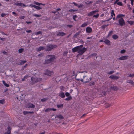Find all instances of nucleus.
Wrapping results in <instances>:
<instances>
[{
	"label": "nucleus",
	"instance_id": "nucleus-16",
	"mask_svg": "<svg viewBox=\"0 0 134 134\" xmlns=\"http://www.w3.org/2000/svg\"><path fill=\"white\" fill-rule=\"evenodd\" d=\"M57 118L60 119H64L63 116L61 114H59L57 115L55 117V118Z\"/></svg>",
	"mask_w": 134,
	"mask_h": 134
},
{
	"label": "nucleus",
	"instance_id": "nucleus-64",
	"mask_svg": "<svg viewBox=\"0 0 134 134\" xmlns=\"http://www.w3.org/2000/svg\"><path fill=\"white\" fill-rule=\"evenodd\" d=\"M68 52H65L64 53V54L65 56H66Z\"/></svg>",
	"mask_w": 134,
	"mask_h": 134
},
{
	"label": "nucleus",
	"instance_id": "nucleus-8",
	"mask_svg": "<svg viewBox=\"0 0 134 134\" xmlns=\"http://www.w3.org/2000/svg\"><path fill=\"white\" fill-rule=\"evenodd\" d=\"M66 35V34L63 32L60 31L57 33V36H63Z\"/></svg>",
	"mask_w": 134,
	"mask_h": 134
},
{
	"label": "nucleus",
	"instance_id": "nucleus-63",
	"mask_svg": "<svg viewBox=\"0 0 134 134\" xmlns=\"http://www.w3.org/2000/svg\"><path fill=\"white\" fill-rule=\"evenodd\" d=\"M105 25H103L102 26V28L103 30H104L105 28Z\"/></svg>",
	"mask_w": 134,
	"mask_h": 134
},
{
	"label": "nucleus",
	"instance_id": "nucleus-17",
	"mask_svg": "<svg viewBox=\"0 0 134 134\" xmlns=\"http://www.w3.org/2000/svg\"><path fill=\"white\" fill-rule=\"evenodd\" d=\"M103 42L107 45H110V41L108 39H106L105 40L103 41Z\"/></svg>",
	"mask_w": 134,
	"mask_h": 134
},
{
	"label": "nucleus",
	"instance_id": "nucleus-45",
	"mask_svg": "<svg viewBox=\"0 0 134 134\" xmlns=\"http://www.w3.org/2000/svg\"><path fill=\"white\" fill-rule=\"evenodd\" d=\"M114 71H111L108 73V74L109 75H111L113 74L114 72Z\"/></svg>",
	"mask_w": 134,
	"mask_h": 134
},
{
	"label": "nucleus",
	"instance_id": "nucleus-62",
	"mask_svg": "<svg viewBox=\"0 0 134 134\" xmlns=\"http://www.w3.org/2000/svg\"><path fill=\"white\" fill-rule=\"evenodd\" d=\"M92 3V1H88L87 2V3L88 4Z\"/></svg>",
	"mask_w": 134,
	"mask_h": 134
},
{
	"label": "nucleus",
	"instance_id": "nucleus-52",
	"mask_svg": "<svg viewBox=\"0 0 134 134\" xmlns=\"http://www.w3.org/2000/svg\"><path fill=\"white\" fill-rule=\"evenodd\" d=\"M83 6V4H80L79 5H78L77 7L79 8H81Z\"/></svg>",
	"mask_w": 134,
	"mask_h": 134
},
{
	"label": "nucleus",
	"instance_id": "nucleus-55",
	"mask_svg": "<svg viewBox=\"0 0 134 134\" xmlns=\"http://www.w3.org/2000/svg\"><path fill=\"white\" fill-rule=\"evenodd\" d=\"M30 5L31 6V7H34V8H35L36 7V5H35L32 4H31Z\"/></svg>",
	"mask_w": 134,
	"mask_h": 134
},
{
	"label": "nucleus",
	"instance_id": "nucleus-28",
	"mask_svg": "<svg viewBox=\"0 0 134 134\" xmlns=\"http://www.w3.org/2000/svg\"><path fill=\"white\" fill-rule=\"evenodd\" d=\"M2 82L3 84L6 87H9V85L8 84H7L5 82V81H3Z\"/></svg>",
	"mask_w": 134,
	"mask_h": 134
},
{
	"label": "nucleus",
	"instance_id": "nucleus-19",
	"mask_svg": "<svg viewBox=\"0 0 134 134\" xmlns=\"http://www.w3.org/2000/svg\"><path fill=\"white\" fill-rule=\"evenodd\" d=\"M59 96L62 98H64L65 97L64 93L62 92L59 93Z\"/></svg>",
	"mask_w": 134,
	"mask_h": 134
},
{
	"label": "nucleus",
	"instance_id": "nucleus-13",
	"mask_svg": "<svg viewBox=\"0 0 134 134\" xmlns=\"http://www.w3.org/2000/svg\"><path fill=\"white\" fill-rule=\"evenodd\" d=\"M37 51L38 52L42 50H45V47L43 46H40L37 49Z\"/></svg>",
	"mask_w": 134,
	"mask_h": 134
},
{
	"label": "nucleus",
	"instance_id": "nucleus-15",
	"mask_svg": "<svg viewBox=\"0 0 134 134\" xmlns=\"http://www.w3.org/2000/svg\"><path fill=\"white\" fill-rule=\"evenodd\" d=\"M81 32V31H79L78 32H76V34L74 35L73 37L74 38H76L77 36H79Z\"/></svg>",
	"mask_w": 134,
	"mask_h": 134
},
{
	"label": "nucleus",
	"instance_id": "nucleus-24",
	"mask_svg": "<svg viewBox=\"0 0 134 134\" xmlns=\"http://www.w3.org/2000/svg\"><path fill=\"white\" fill-rule=\"evenodd\" d=\"M63 106V104H57V107L58 108L62 109Z\"/></svg>",
	"mask_w": 134,
	"mask_h": 134
},
{
	"label": "nucleus",
	"instance_id": "nucleus-36",
	"mask_svg": "<svg viewBox=\"0 0 134 134\" xmlns=\"http://www.w3.org/2000/svg\"><path fill=\"white\" fill-rule=\"evenodd\" d=\"M34 4L38 5H40L41 4L42 5V3H39L36 2H34Z\"/></svg>",
	"mask_w": 134,
	"mask_h": 134
},
{
	"label": "nucleus",
	"instance_id": "nucleus-56",
	"mask_svg": "<svg viewBox=\"0 0 134 134\" xmlns=\"http://www.w3.org/2000/svg\"><path fill=\"white\" fill-rule=\"evenodd\" d=\"M6 15V14H5V13H2L1 14V16L2 17H4L5 15Z\"/></svg>",
	"mask_w": 134,
	"mask_h": 134
},
{
	"label": "nucleus",
	"instance_id": "nucleus-40",
	"mask_svg": "<svg viewBox=\"0 0 134 134\" xmlns=\"http://www.w3.org/2000/svg\"><path fill=\"white\" fill-rule=\"evenodd\" d=\"M113 33V31H110L109 32V34H108V37H109L110 36H111V35Z\"/></svg>",
	"mask_w": 134,
	"mask_h": 134
},
{
	"label": "nucleus",
	"instance_id": "nucleus-46",
	"mask_svg": "<svg viewBox=\"0 0 134 134\" xmlns=\"http://www.w3.org/2000/svg\"><path fill=\"white\" fill-rule=\"evenodd\" d=\"M33 15L34 16L37 17H40L41 16V15H38V14H34Z\"/></svg>",
	"mask_w": 134,
	"mask_h": 134
},
{
	"label": "nucleus",
	"instance_id": "nucleus-34",
	"mask_svg": "<svg viewBox=\"0 0 134 134\" xmlns=\"http://www.w3.org/2000/svg\"><path fill=\"white\" fill-rule=\"evenodd\" d=\"M24 50V49L23 48H20L19 49L18 52L20 53H21L23 52Z\"/></svg>",
	"mask_w": 134,
	"mask_h": 134
},
{
	"label": "nucleus",
	"instance_id": "nucleus-26",
	"mask_svg": "<svg viewBox=\"0 0 134 134\" xmlns=\"http://www.w3.org/2000/svg\"><path fill=\"white\" fill-rule=\"evenodd\" d=\"M48 99V98L47 97L41 99V101L42 102H44L46 101Z\"/></svg>",
	"mask_w": 134,
	"mask_h": 134
},
{
	"label": "nucleus",
	"instance_id": "nucleus-4",
	"mask_svg": "<svg viewBox=\"0 0 134 134\" xmlns=\"http://www.w3.org/2000/svg\"><path fill=\"white\" fill-rule=\"evenodd\" d=\"M57 47V45L55 44H49L45 47V51H51L52 49Z\"/></svg>",
	"mask_w": 134,
	"mask_h": 134
},
{
	"label": "nucleus",
	"instance_id": "nucleus-20",
	"mask_svg": "<svg viewBox=\"0 0 134 134\" xmlns=\"http://www.w3.org/2000/svg\"><path fill=\"white\" fill-rule=\"evenodd\" d=\"M26 62V61L25 60H21L20 62H19V64L20 65H22Z\"/></svg>",
	"mask_w": 134,
	"mask_h": 134
},
{
	"label": "nucleus",
	"instance_id": "nucleus-2",
	"mask_svg": "<svg viewBox=\"0 0 134 134\" xmlns=\"http://www.w3.org/2000/svg\"><path fill=\"white\" fill-rule=\"evenodd\" d=\"M55 56L54 55H48L46 57L45 60L46 63H50L53 62L55 59Z\"/></svg>",
	"mask_w": 134,
	"mask_h": 134
},
{
	"label": "nucleus",
	"instance_id": "nucleus-32",
	"mask_svg": "<svg viewBox=\"0 0 134 134\" xmlns=\"http://www.w3.org/2000/svg\"><path fill=\"white\" fill-rule=\"evenodd\" d=\"M28 77V76L27 75L25 76L21 80L23 81L25 80V79H27Z\"/></svg>",
	"mask_w": 134,
	"mask_h": 134
},
{
	"label": "nucleus",
	"instance_id": "nucleus-22",
	"mask_svg": "<svg viewBox=\"0 0 134 134\" xmlns=\"http://www.w3.org/2000/svg\"><path fill=\"white\" fill-rule=\"evenodd\" d=\"M88 24V22H85L82 25L81 27H85L87 26Z\"/></svg>",
	"mask_w": 134,
	"mask_h": 134
},
{
	"label": "nucleus",
	"instance_id": "nucleus-29",
	"mask_svg": "<svg viewBox=\"0 0 134 134\" xmlns=\"http://www.w3.org/2000/svg\"><path fill=\"white\" fill-rule=\"evenodd\" d=\"M111 16L112 17H113V16H115V14L114 13V10H111Z\"/></svg>",
	"mask_w": 134,
	"mask_h": 134
},
{
	"label": "nucleus",
	"instance_id": "nucleus-30",
	"mask_svg": "<svg viewBox=\"0 0 134 134\" xmlns=\"http://www.w3.org/2000/svg\"><path fill=\"white\" fill-rule=\"evenodd\" d=\"M128 23L130 24L131 25H133L134 23L133 21H127Z\"/></svg>",
	"mask_w": 134,
	"mask_h": 134
},
{
	"label": "nucleus",
	"instance_id": "nucleus-27",
	"mask_svg": "<svg viewBox=\"0 0 134 134\" xmlns=\"http://www.w3.org/2000/svg\"><path fill=\"white\" fill-rule=\"evenodd\" d=\"M72 99V97L71 96H70L69 97H68L67 98L65 99V100H66L69 101L71 100Z\"/></svg>",
	"mask_w": 134,
	"mask_h": 134
},
{
	"label": "nucleus",
	"instance_id": "nucleus-47",
	"mask_svg": "<svg viewBox=\"0 0 134 134\" xmlns=\"http://www.w3.org/2000/svg\"><path fill=\"white\" fill-rule=\"evenodd\" d=\"M126 51L125 49H122L120 51V53L121 54L124 53Z\"/></svg>",
	"mask_w": 134,
	"mask_h": 134
},
{
	"label": "nucleus",
	"instance_id": "nucleus-9",
	"mask_svg": "<svg viewBox=\"0 0 134 134\" xmlns=\"http://www.w3.org/2000/svg\"><path fill=\"white\" fill-rule=\"evenodd\" d=\"M128 56L127 55L123 56L119 58L118 59L119 60H124L128 58Z\"/></svg>",
	"mask_w": 134,
	"mask_h": 134
},
{
	"label": "nucleus",
	"instance_id": "nucleus-35",
	"mask_svg": "<svg viewBox=\"0 0 134 134\" xmlns=\"http://www.w3.org/2000/svg\"><path fill=\"white\" fill-rule=\"evenodd\" d=\"M5 103V100L4 99H3L2 100H0V103L3 104Z\"/></svg>",
	"mask_w": 134,
	"mask_h": 134
},
{
	"label": "nucleus",
	"instance_id": "nucleus-12",
	"mask_svg": "<svg viewBox=\"0 0 134 134\" xmlns=\"http://www.w3.org/2000/svg\"><path fill=\"white\" fill-rule=\"evenodd\" d=\"M52 72H50L48 70H47L46 72L44 73V74L48 76H50L52 74Z\"/></svg>",
	"mask_w": 134,
	"mask_h": 134
},
{
	"label": "nucleus",
	"instance_id": "nucleus-5",
	"mask_svg": "<svg viewBox=\"0 0 134 134\" xmlns=\"http://www.w3.org/2000/svg\"><path fill=\"white\" fill-rule=\"evenodd\" d=\"M42 80L41 78H38L37 77H33L31 78V80L32 81V84H34L36 82L40 81Z\"/></svg>",
	"mask_w": 134,
	"mask_h": 134
},
{
	"label": "nucleus",
	"instance_id": "nucleus-39",
	"mask_svg": "<svg viewBox=\"0 0 134 134\" xmlns=\"http://www.w3.org/2000/svg\"><path fill=\"white\" fill-rule=\"evenodd\" d=\"M18 1H17V2H14V5H15L16 6H19V3H18Z\"/></svg>",
	"mask_w": 134,
	"mask_h": 134
},
{
	"label": "nucleus",
	"instance_id": "nucleus-49",
	"mask_svg": "<svg viewBox=\"0 0 134 134\" xmlns=\"http://www.w3.org/2000/svg\"><path fill=\"white\" fill-rule=\"evenodd\" d=\"M65 95L66 97H69L70 94L69 93L66 92L65 93Z\"/></svg>",
	"mask_w": 134,
	"mask_h": 134
},
{
	"label": "nucleus",
	"instance_id": "nucleus-43",
	"mask_svg": "<svg viewBox=\"0 0 134 134\" xmlns=\"http://www.w3.org/2000/svg\"><path fill=\"white\" fill-rule=\"evenodd\" d=\"M37 10H40L42 9V8L40 7L36 6L35 8Z\"/></svg>",
	"mask_w": 134,
	"mask_h": 134
},
{
	"label": "nucleus",
	"instance_id": "nucleus-50",
	"mask_svg": "<svg viewBox=\"0 0 134 134\" xmlns=\"http://www.w3.org/2000/svg\"><path fill=\"white\" fill-rule=\"evenodd\" d=\"M8 129V131H11V128L10 126H9L7 127Z\"/></svg>",
	"mask_w": 134,
	"mask_h": 134
},
{
	"label": "nucleus",
	"instance_id": "nucleus-7",
	"mask_svg": "<svg viewBox=\"0 0 134 134\" xmlns=\"http://www.w3.org/2000/svg\"><path fill=\"white\" fill-rule=\"evenodd\" d=\"M99 12L98 9H97L95 10L92 11L87 13V15L88 16H91L93 15L94 14H95L96 13Z\"/></svg>",
	"mask_w": 134,
	"mask_h": 134
},
{
	"label": "nucleus",
	"instance_id": "nucleus-18",
	"mask_svg": "<svg viewBox=\"0 0 134 134\" xmlns=\"http://www.w3.org/2000/svg\"><path fill=\"white\" fill-rule=\"evenodd\" d=\"M125 15L122 14H119L116 17V19H117L118 18H122V17H124Z\"/></svg>",
	"mask_w": 134,
	"mask_h": 134
},
{
	"label": "nucleus",
	"instance_id": "nucleus-10",
	"mask_svg": "<svg viewBox=\"0 0 134 134\" xmlns=\"http://www.w3.org/2000/svg\"><path fill=\"white\" fill-rule=\"evenodd\" d=\"M86 31L87 33H89L92 32V29L91 27H88L86 28Z\"/></svg>",
	"mask_w": 134,
	"mask_h": 134
},
{
	"label": "nucleus",
	"instance_id": "nucleus-53",
	"mask_svg": "<svg viewBox=\"0 0 134 134\" xmlns=\"http://www.w3.org/2000/svg\"><path fill=\"white\" fill-rule=\"evenodd\" d=\"M11 131H7V132L4 133V134H10Z\"/></svg>",
	"mask_w": 134,
	"mask_h": 134
},
{
	"label": "nucleus",
	"instance_id": "nucleus-1",
	"mask_svg": "<svg viewBox=\"0 0 134 134\" xmlns=\"http://www.w3.org/2000/svg\"><path fill=\"white\" fill-rule=\"evenodd\" d=\"M83 46V45H81L80 46L76 47L72 49V51L73 52H78V53H79L77 55V57L79 55H81L83 54L84 52L86 50V48L85 47L82 48Z\"/></svg>",
	"mask_w": 134,
	"mask_h": 134
},
{
	"label": "nucleus",
	"instance_id": "nucleus-14",
	"mask_svg": "<svg viewBox=\"0 0 134 134\" xmlns=\"http://www.w3.org/2000/svg\"><path fill=\"white\" fill-rule=\"evenodd\" d=\"M35 107V105L31 103H29L28 105V108H34Z\"/></svg>",
	"mask_w": 134,
	"mask_h": 134
},
{
	"label": "nucleus",
	"instance_id": "nucleus-11",
	"mask_svg": "<svg viewBox=\"0 0 134 134\" xmlns=\"http://www.w3.org/2000/svg\"><path fill=\"white\" fill-rule=\"evenodd\" d=\"M109 78L113 80H117L119 79V77L117 76L112 75L110 76L109 77Z\"/></svg>",
	"mask_w": 134,
	"mask_h": 134
},
{
	"label": "nucleus",
	"instance_id": "nucleus-61",
	"mask_svg": "<svg viewBox=\"0 0 134 134\" xmlns=\"http://www.w3.org/2000/svg\"><path fill=\"white\" fill-rule=\"evenodd\" d=\"M72 4H74V5L75 6H77L78 4L76 3L75 2H73L72 3Z\"/></svg>",
	"mask_w": 134,
	"mask_h": 134
},
{
	"label": "nucleus",
	"instance_id": "nucleus-58",
	"mask_svg": "<svg viewBox=\"0 0 134 134\" xmlns=\"http://www.w3.org/2000/svg\"><path fill=\"white\" fill-rule=\"evenodd\" d=\"M26 31L27 33H30L31 32H32V31L31 30H26Z\"/></svg>",
	"mask_w": 134,
	"mask_h": 134
},
{
	"label": "nucleus",
	"instance_id": "nucleus-41",
	"mask_svg": "<svg viewBox=\"0 0 134 134\" xmlns=\"http://www.w3.org/2000/svg\"><path fill=\"white\" fill-rule=\"evenodd\" d=\"M94 83L93 81H91L89 83V85L90 86L93 85H94Z\"/></svg>",
	"mask_w": 134,
	"mask_h": 134
},
{
	"label": "nucleus",
	"instance_id": "nucleus-54",
	"mask_svg": "<svg viewBox=\"0 0 134 134\" xmlns=\"http://www.w3.org/2000/svg\"><path fill=\"white\" fill-rule=\"evenodd\" d=\"M25 18V16H19V18L21 19H24Z\"/></svg>",
	"mask_w": 134,
	"mask_h": 134
},
{
	"label": "nucleus",
	"instance_id": "nucleus-31",
	"mask_svg": "<svg viewBox=\"0 0 134 134\" xmlns=\"http://www.w3.org/2000/svg\"><path fill=\"white\" fill-rule=\"evenodd\" d=\"M127 83H131L132 85H134V82L132 80H129L127 81Z\"/></svg>",
	"mask_w": 134,
	"mask_h": 134
},
{
	"label": "nucleus",
	"instance_id": "nucleus-44",
	"mask_svg": "<svg viewBox=\"0 0 134 134\" xmlns=\"http://www.w3.org/2000/svg\"><path fill=\"white\" fill-rule=\"evenodd\" d=\"M117 4L121 6H122L123 5L122 3L121 2H118L117 3Z\"/></svg>",
	"mask_w": 134,
	"mask_h": 134
},
{
	"label": "nucleus",
	"instance_id": "nucleus-60",
	"mask_svg": "<svg viewBox=\"0 0 134 134\" xmlns=\"http://www.w3.org/2000/svg\"><path fill=\"white\" fill-rule=\"evenodd\" d=\"M12 14L14 15H15V16H17L18 15H17L16 14V13L15 12H12Z\"/></svg>",
	"mask_w": 134,
	"mask_h": 134
},
{
	"label": "nucleus",
	"instance_id": "nucleus-38",
	"mask_svg": "<svg viewBox=\"0 0 134 134\" xmlns=\"http://www.w3.org/2000/svg\"><path fill=\"white\" fill-rule=\"evenodd\" d=\"M99 16V14L98 13H97L96 15H93V17L94 18L95 17L96 18H97Z\"/></svg>",
	"mask_w": 134,
	"mask_h": 134
},
{
	"label": "nucleus",
	"instance_id": "nucleus-23",
	"mask_svg": "<svg viewBox=\"0 0 134 134\" xmlns=\"http://www.w3.org/2000/svg\"><path fill=\"white\" fill-rule=\"evenodd\" d=\"M113 104H109L108 103H105V106L106 108H108L110 107V106L111 105H112Z\"/></svg>",
	"mask_w": 134,
	"mask_h": 134
},
{
	"label": "nucleus",
	"instance_id": "nucleus-21",
	"mask_svg": "<svg viewBox=\"0 0 134 134\" xmlns=\"http://www.w3.org/2000/svg\"><path fill=\"white\" fill-rule=\"evenodd\" d=\"M111 89L114 91H117L118 90V88L116 86H111Z\"/></svg>",
	"mask_w": 134,
	"mask_h": 134
},
{
	"label": "nucleus",
	"instance_id": "nucleus-51",
	"mask_svg": "<svg viewBox=\"0 0 134 134\" xmlns=\"http://www.w3.org/2000/svg\"><path fill=\"white\" fill-rule=\"evenodd\" d=\"M23 113L24 115H26L28 114V112L27 111H24L23 112Z\"/></svg>",
	"mask_w": 134,
	"mask_h": 134
},
{
	"label": "nucleus",
	"instance_id": "nucleus-57",
	"mask_svg": "<svg viewBox=\"0 0 134 134\" xmlns=\"http://www.w3.org/2000/svg\"><path fill=\"white\" fill-rule=\"evenodd\" d=\"M67 26L70 28H71L73 27V25H68Z\"/></svg>",
	"mask_w": 134,
	"mask_h": 134
},
{
	"label": "nucleus",
	"instance_id": "nucleus-33",
	"mask_svg": "<svg viewBox=\"0 0 134 134\" xmlns=\"http://www.w3.org/2000/svg\"><path fill=\"white\" fill-rule=\"evenodd\" d=\"M19 6H20L21 7H26L27 6L25 4H24V3H19Z\"/></svg>",
	"mask_w": 134,
	"mask_h": 134
},
{
	"label": "nucleus",
	"instance_id": "nucleus-59",
	"mask_svg": "<svg viewBox=\"0 0 134 134\" xmlns=\"http://www.w3.org/2000/svg\"><path fill=\"white\" fill-rule=\"evenodd\" d=\"M134 133V130H132L131 132L129 133V134H133Z\"/></svg>",
	"mask_w": 134,
	"mask_h": 134
},
{
	"label": "nucleus",
	"instance_id": "nucleus-25",
	"mask_svg": "<svg viewBox=\"0 0 134 134\" xmlns=\"http://www.w3.org/2000/svg\"><path fill=\"white\" fill-rule=\"evenodd\" d=\"M112 37L114 39H116L118 38V36L114 34L113 35Z\"/></svg>",
	"mask_w": 134,
	"mask_h": 134
},
{
	"label": "nucleus",
	"instance_id": "nucleus-3",
	"mask_svg": "<svg viewBox=\"0 0 134 134\" xmlns=\"http://www.w3.org/2000/svg\"><path fill=\"white\" fill-rule=\"evenodd\" d=\"M83 79H76V80L78 81H81L82 82L85 83H87L89 81L91 80L92 78L90 77V78L86 76H83Z\"/></svg>",
	"mask_w": 134,
	"mask_h": 134
},
{
	"label": "nucleus",
	"instance_id": "nucleus-42",
	"mask_svg": "<svg viewBox=\"0 0 134 134\" xmlns=\"http://www.w3.org/2000/svg\"><path fill=\"white\" fill-rule=\"evenodd\" d=\"M77 15H74L73 17V19L74 21H76V18H77Z\"/></svg>",
	"mask_w": 134,
	"mask_h": 134
},
{
	"label": "nucleus",
	"instance_id": "nucleus-48",
	"mask_svg": "<svg viewBox=\"0 0 134 134\" xmlns=\"http://www.w3.org/2000/svg\"><path fill=\"white\" fill-rule=\"evenodd\" d=\"M42 32L41 31H39L36 32V35H38L39 34H42Z\"/></svg>",
	"mask_w": 134,
	"mask_h": 134
},
{
	"label": "nucleus",
	"instance_id": "nucleus-37",
	"mask_svg": "<svg viewBox=\"0 0 134 134\" xmlns=\"http://www.w3.org/2000/svg\"><path fill=\"white\" fill-rule=\"evenodd\" d=\"M51 110V108H48L46 109L45 110V111L46 112H48L50 111Z\"/></svg>",
	"mask_w": 134,
	"mask_h": 134
},
{
	"label": "nucleus",
	"instance_id": "nucleus-6",
	"mask_svg": "<svg viewBox=\"0 0 134 134\" xmlns=\"http://www.w3.org/2000/svg\"><path fill=\"white\" fill-rule=\"evenodd\" d=\"M119 24H117L120 25L121 26L125 25V22L123 18H121L118 20Z\"/></svg>",
	"mask_w": 134,
	"mask_h": 134
}]
</instances>
